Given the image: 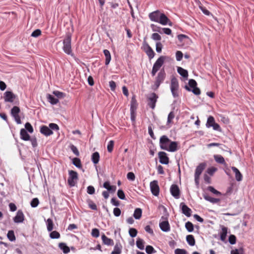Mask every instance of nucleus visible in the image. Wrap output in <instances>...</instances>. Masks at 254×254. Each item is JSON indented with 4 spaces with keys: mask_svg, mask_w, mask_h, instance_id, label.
Masks as SVG:
<instances>
[{
    "mask_svg": "<svg viewBox=\"0 0 254 254\" xmlns=\"http://www.w3.org/2000/svg\"><path fill=\"white\" fill-rule=\"evenodd\" d=\"M150 20L152 21L158 22L163 25H169L170 26L173 25V23L164 13L159 10H156L150 13L148 15Z\"/></svg>",
    "mask_w": 254,
    "mask_h": 254,
    "instance_id": "obj_1",
    "label": "nucleus"
},
{
    "mask_svg": "<svg viewBox=\"0 0 254 254\" xmlns=\"http://www.w3.org/2000/svg\"><path fill=\"white\" fill-rule=\"evenodd\" d=\"M71 34L68 33L66 35L65 38L63 40V50L66 54L73 56L71 47Z\"/></svg>",
    "mask_w": 254,
    "mask_h": 254,
    "instance_id": "obj_2",
    "label": "nucleus"
},
{
    "mask_svg": "<svg viewBox=\"0 0 254 254\" xmlns=\"http://www.w3.org/2000/svg\"><path fill=\"white\" fill-rule=\"evenodd\" d=\"M169 59L167 56H161L153 64L151 74L152 76H154L156 74L157 72L160 69L161 67L163 65L165 61Z\"/></svg>",
    "mask_w": 254,
    "mask_h": 254,
    "instance_id": "obj_3",
    "label": "nucleus"
},
{
    "mask_svg": "<svg viewBox=\"0 0 254 254\" xmlns=\"http://www.w3.org/2000/svg\"><path fill=\"white\" fill-rule=\"evenodd\" d=\"M138 106V103L135 95L132 96L130 101V119L132 122H135L136 118V111Z\"/></svg>",
    "mask_w": 254,
    "mask_h": 254,
    "instance_id": "obj_4",
    "label": "nucleus"
},
{
    "mask_svg": "<svg viewBox=\"0 0 254 254\" xmlns=\"http://www.w3.org/2000/svg\"><path fill=\"white\" fill-rule=\"evenodd\" d=\"M166 74L164 68H162L158 73L157 74V76L155 78V81L154 82V86L155 88H153L154 90L157 89L160 84L164 81L166 78Z\"/></svg>",
    "mask_w": 254,
    "mask_h": 254,
    "instance_id": "obj_5",
    "label": "nucleus"
},
{
    "mask_svg": "<svg viewBox=\"0 0 254 254\" xmlns=\"http://www.w3.org/2000/svg\"><path fill=\"white\" fill-rule=\"evenodd\" d=\"M158 98V96L155 93H151L146 95L147 105L152 109H154Z\"/></svg>",
    "mask_w": 254,
    "mask_h": 254,
    "instance_id": "obj_6",
    "label": "nucleus"
},
{
    "mask_svg": "<svg viewBox=\"0 0 254 254\" xmlns=\"http://www.w3.org/2000/svg\"><path fill=\"white\" fill-rule=\"evenodd\" d=\"M69 177L67 179L68 185L70 187H74L78 180V174L76 171L69 170L68 171Z\"/></svg>",
    "mask_w": 254,
    "mask_h": 254,
    "instance_id": "obj_7",
    "label": "nucleus"
},
{
    "mask_svg": "<svg viewBox=\"0 0 254 254\" xmlns=\"http://www.w3.org/2000/svg\"><path fill=\"white\" fill-rule=\"evenodd\" d=\"M170 88L173 97H178L179 94L178 91L179 89V83L176 78L173 77L171 79Z\"/></svg>",
    "mask_w": 254,
    "mask_h": 254,
    "instance_id": "obj_8",
    "label": "nucleus"
},
{
    "mask_svg": "<svg viewBox=\"0 0 254 254\" xmlns=\"http://www.w3.org/2000/svg\"><path fill=\"white\" fill-rule=\"evenodd\" d=\"M171 140L167 135H163L160 138L159 145L160 148L163 150H167Z\"/></svg>",
    "mask_w": 254,
    "mask_h": 254,
    "instance_id": "obj_9",
    "label": "nucleus"
},
{
    "mask_svg": "<svg viewBox=\"0 0 254 254\" xmlns=\"http://www.w3.org/2000/svg\"><path fill=\"white\" fill-rule=\"evenodd\" d=\"M20 112V109L19 107L17 106H14L11 109L10 114L14 118L15 122L17 124H21V121L19 114Z\"/></svg>",
    "mask_w": 254,
    "mask_h": 254,
    "instance_id": "obj_10",
    "label": "nucleus"
},
{
    "mask_svg": "<svg viewBox=\"0 0 254 254\" xmlns=\"http://www.w3.org/2000/svg\"><path fill=\"white\" fill-rule=\"evenodd\" d=\"M143 50L147 55L149 59L151 60L153 59L155 55L153 49L149 45V44L144 40L143 42Z\"/></svg>",
    "mask_w": 254,
    "mask_h": 254,
    "instance_id": "obj_11",
    "label": "nucleus"
},
{
    "mask_svg": "<svg viewBox=\"0 0 254 254\" xmlns=\"http://www.w3.org/2000/svg\"><path fill=\"white\" fill-rule=\"evenodd\" d=\"M150 190L152 193L156 196H158L160 191L159 187L158 184V181L154 180L150 184Z\"/></svg>",
    "mask_w": 254,
    "mask_h": 254,
    "instance_id": "obj_12",
    "label": "nucleus"
},
{
    "mask_svg": "<svg viewBox=\"0 0 254 254\" xmlns=\"http://www.w3.org/2000/svg\"><path fill=\"white\" fill-rule=\"evenodd\" d=\"M170 192L172 195L176 199L180 197V190L177 185L173 184L170 187Z\"/></svg>",
    "mask_w": 254,
    "mask_h": 254,
    "instance_id": "obj_13",
    "label": "nucleus"
},
{
    "mask_svg": "<svg viewBox=\"0 0 254 254\" xmlns=\"http://www.w3.org/2000/svg\"><path fill=\"white\" fill-rule=\"evenodd\" d=\"M16 96L12 92L9 91H6L3 94V98L5 102L12 103Z\"/></svg>",
    "mask_w": 254,
    "mask_h": 254,
    "instance_id": "obj_14",
    "label": "nucleus"
},
{
    "mask_svg": "<svg viewBox=\"0 0 254 254\" xmlns=\"http://www.w3.org/2000/svg\"><path fill=\"white\" fill-rule=\"evenodd\" d=\"M158 157L159 158V162L162 164H168L169 163V158L167 156L166 152L160 151L158 153Z\"/></svg>",
    "mask_w": 254,
    "mask_h": 254,
    "instance_id": "obj_15",
    "label": "nucleus"
},
{
    "mask_svg": "<svg viewBox=\"0 0 254 254\" xmlns=\"http://www.w3.org/2000/svg\"><path fill=\"white\" fill-rule=\"evenodd\" d=\"M24 219V215L21 210H18L16 216L13 218V221L16 223H22Z\"/></svg>",
    "mask_w": 254,
    "mask_h": 254,
    "instance_id": "obj_16",
    "label": "nucleus"
},
{
    "mask_svg": "<svg viewBox=\"0 0 254 254\" xmlns=\"http://www.w3.org/2000/svg\"><path fill=\"white\" fill-rule=\"evenodd\" d=\"M182 213L187 217L191 216V210L185 203L181 202L180 203Z\"/></svg>",
    "mask_w": 254,
    "mask_h": 254,
    "instance_id": "obj_17",
    "label": "nucleus"
},
{
    "mask_svg": "<svg viewBox=\"0 0 254 254\" xmlns=\"http://www.w3.org/2000/svg\"><path fill=\"white\" fill-rule=\"evenodd\" d=\"M206 163L202 162L200 163L196 168L195 170L194 176L200 177L203 171L206 167Z\"/></svg>",
    "mask_w": 254,
    "mask_h": 254,
    "instance_id": "obj_18",
    "label": "nucleus"
},
{
    "mask_svg": "<svg viewBox=\"0 0 254 254\" xmlns=\"http://www.w3.org/2000/svg\"><path fill=\"white\" fill-rule=\"evenodd\" d=\"M40 132L43 135L48 136L53 134V131L49 127L43 125L40 127Z\"/></svg>",
    "mask_w": 254,
    "mask_h": 254,
    "instance_id": "obj_19",
    "label": "nucleus"
},
{
    "mask_svg": "<svg viewBox=\"0 0 254 254\" xmlns=\"http://www.w3.org/2000/svg\"><path fill=\"white\" fill-rule=\"evenodd\" d=\"M159 227L163 232H168L170 230V226L168 220H164L159 223Z\"/></svg>",
    "mask_w": 254,
    "mask_h": 254,
    "instance_id": "obj_20",
    "label": "nucleus"
},
{
    "mask_svg": "<svg viewBox=\"0 0 254 254\" xmlns=\"http://www.w3.org/2000/svg\"><path fill=\"white\" fill-rule=\"evenodd\" d=\"M178 149V143L177 141H171L169 147L167 149V151L170 152H175L177 151Z\"/></svg>",
    "mask_w": 254,
    "mask_h": 254,
    "instance_id": "obj_21",
    "label": "nucleus"
},
{
    "mask_svg": "<svg viewBox=\"0 0 254 254\" xmlns=\"http://www.w3.org/2000/svg\"><path fill=\"white\" fill-rule=\"evenodd\" d=\"M101 239L103 241V243L104 245L107 246H113L114 244V241L112 239L108 238L104 234L102 235Z\"/></svg>",
    "mask_w": 254,
    "mask_h": 254,
    "instance_id": "obj_22",
    "label": "nucleus"
},
{
    "mask_svg": "<svg viewBox=\"0 0 254 254\" xmlns=\"http://www.w3.org/2000/svg\"><path fill=\"white\" fill-rule=\"evenodd\" d=\"M20 138L24 141L30 140V136L28 133L27 130L24 128H21L20 131Z\"/></svg>",
    "mask_w": 254,
    "mask_h": 254,
    "instance_id": "obj_23",
    "label": "nucleus"
},
{
    "mask_svg": "<svg viewBox=\"0 0 254 254\" xmlns=\"http://www.w3.org/2000/svg\"><path fill=\"white\" fill-rule=\"evenodd\" d=\"M203 196L206 200L212 203H216L220 201L219 198L210 197L206 193L203 194Z\"/></svg>",
    "mask_w": 254,
    "mask_h": 254,
    "instance_id": "obj_24",
    "label": "nucleus"
},
{
    "mask_svg": "<svg viewBox=\"0 0 254 254\" xmlns=\"http://www.w3.org/2000/svg\"><path fill=\"white\" fill-rule=\"evenodd\" d=\"M232 170L235 174V178L237 181H241L242 180L243 176L239 170L235 167H232Z\"/></svg>",
    "mask_w": 254,
    "mask_h": 254,
    "instance_id": "obj_25",
    "label": "nucleus"
},
{
    "mask_svg": "<svg viewBox=\"0 0 254 254\" xmlns=\"http://www.w3.org/2000/svg\"><path fill=\"white\" fill-rule=\"evenodd\" d=\"M185 88L188 91H191L194 94L196 95H199L200 94V90L199 88L196 86L195 87H194L192 88V89H191L190 87H189L188 85H185Z\"/></svg>",
    "mask_w": 254,
    "mask_h": 254,
    "instance_id": "obj_26",
    "label": "nucleus"
},
{
    "mask_svg": "<svg viewBox=\"0 0 254 254\" xmlns=\"http://www.w3.org/2000/svg\"><path fill=\"white\" fill-rule=\"evenodd\" d=\"M104 54L105 56V65H108L111 60L110 52L109 50L105 49L103 51Z\"/></svg>",
    "mask_w": 254,
    "mask_h": 254,
    "instance_id": "obj_27",
    "label": "nucleus"
},
{
    "mask_svg": "<svg viewBox=\"0 0 254 254\" xmlns=\"http://www.w3.org/2000/svg\"><path fill=\"white\" fill-rule=\"evenodd\" d=\"M59 247L62 250L64 254H67L70 251L69 248L66 246L64 243H60L59 244Z\"/></svg>",
    "mask_w": 254,
    "mask_h": 254,
    "instance_id": "obj_28",
    "label": "nucleus"
},
{
    "mask_svg": "<svg viewBox=\"0 0 254 254\" xmlns=\"http://www.w3.org/2000/svg\"><path fill=\"white\" fill-rule=\"evenodd\" d=\"M177 71L184 78H188V72L186 69H185L181 67H178Z\"/></svg>",
    "mask_w": 254,
    "mask_h": 254,
    "instance_id": "obj_29",
    "label": "nucleus"
},
{
    "mask_svg": "<svg viewBox=\"0 0 254 254\" xmlns=\"http://www.w3.org/2000/svg\"><path fill=\"white\" fill-rule=\"evenodd\" d=\"M47 99L48 101L52 104V105H56L59 102V99L55 97L52 95L48 94L47 95Z\"/></svg>",
    "mask_w": 254,
    "mask_h": 254,
    "instance_id": "obj_30",
    "label": "nucleus"
},
{
    "mask_svg": "<svg viewBox=\"0 0 254 254\" xmlns=\"http://www.w3.org/2000/svg\"><path fill=\"white\" fill-rule=\"evenodd\" d=\"M227 228L222 226V231L220 233V240L222 241H224L226 239L227 234Z\"/></svg>",
    "mask_w": 254,
    "mask_h": 254,
    "instance_id": "obj_31",
    "label": "nucleus"
},
{
    "mask_svg": "<svg viewBox=\"0 0 254 254\" xmlns=\"http://www.w3.org/2000/svg\"><path fill=\"white\" fill-rule=\"evenodd\" d=\"M186 240L188 243L191 246H194L195 244V241L194 238L192 235H189L186 237Z\"/></svg>",
    "mask_w": 254,
    "mask_h": 254,
    "instance_id": "obj_32",
    "label": "nucleus"
},
{
    "mask_svg": "<svg viewBox=\"0 0 254 254\" xmlns=\"http://www.w3.org/2000/svg\"><path fill=\"white\" fill-rule=\"evenodd\" d=\"M99 159L100 155L98 152H95L92 154L91 156V160L94 164H97L99 162Z\"/></svg>",
    "mask_w": 254,
    "mask_h": 254,
    "instance_id": "obj_33",
    "label": "nucleus"
},
{
    "mask_svg": "<svg viewBox=\"0 0 254 254\" xmlns=\"http://www.w3.org/2000/svg\"><path fill=\"white\" fill-rule=\"evenodd\" d=\"M214 160L216 162L221 164H224L225 163V159L223 157L220 155H214Z\"/></svg>",
    "mask_w": 254,
    "mask_h": 254,
    "instance_id": "obj_34",
    "label": "nucleus"
},
{
    "mask_svg": "<svg viewBox=\"0 0 254 254\" xmlns=\"http://www.w3.org/2000/svg\"><path fill=\"white\" fill-rule=\"evenodd\" d=\"M142 215V210L141 208H136L134 211L133 217L136 219H139Z\"/></svg>",
    "mask_w": 254,
    "mask_h": 254,
    "instance_id": "obj_35",
    "label": "nucleus"
},
{
    "mask_svg": "<svg viewBox=\"0 0 254 254\" xmlns=\"http://www.w3.org/2000/svg\"><path fill=\"white\" fill-rule=\"evenodd\" d=\"M47 228L49 232H51L53 230L54 227V223L52 219L48 218L46 221Z\"/></svg>",
    "mask_w": 254,
    "mask_h": 254,
    "instance_id": "obj_36",
    "label": "nucleus"
},
{
    "mask_svg": "<svg viewBox=\"0 0 254 254\" xmlns=\"http://www.w3.org/2000/svg\"><path fill=\"white\" fill-rule=\"evenodd\" d=\"M7 237L10 241H11V242L14 241L16 240V238H15V236L14 235V231H13V230L8 231L7 234Z\"/></svg>",
    "mask_w": 254,
    "mask_h": 254,
    "instance_id": "obj_37",
    "label": "nucleus"
},
{
    "mask_svg": "<svg viewBox=\"0 0 254 254\" xmlns=\"http://www.w3.org/2000/svg\"><path fill=\"white\" fill-rule=\"evenodd\" d=\"M87 203L89 207L94 210H97V206L96 204L90 199L87 200Z\"/></svg>",
    "mask_w": 254,
    "mask_h": 254,
    "instance_id": "obj_38",
    "label": "nucleus"
},
{
    "mask_svg": "<svg viewBox=\"0 0 254 254\" xmlns=\"http://www.w3.org/2000/svg\"><path fill=\"white\" fill-rule=\"evenodd\" d=\"M144 241L138 238L136 242V246L140 250H143L144 248Z\"/></svg>",
    "mask_w": 254,
    "mask_h": 254,
    "instance_id": "obj_39",
    "label": "nucleus"
},
{
    "mask_svg": "<svg viewBox=\"0 0 254 254\" xmlns=\"http://www.w3.org/2000/svg\"><path fill=\"white\" fill-rule=\"evenodd\" d=\"M72 163L77 168H81L82 167L81 161H80V159L78 158H74L72 159Z\"/></svg>",
    "mask_w": 254,
    "mask_h": 254,
    "instance_id": "obj_40",
    "label": "nucleus"
},
{
    "mask_svg": "<svg viewBox=\"0 0 254 254\" xmlns=\"http://www.w3.org/2000/svg\"><path fill=\"white\" fill-rule=\"evenodd\" d=\"M185 227L189 232H192L194 229V226L193 224L190 221H188L186 223Z\"/></svg>",
    "mask_w": 254,
    "mask_h": 254,
    "instance_id": "obj_41",
    "label": "nucleus"
},
{
    "mask_svg": "<svg viewBox=\"0 0 254 254\" xmlns=\"http://www.w3.org/2000/svg\"><path fill=\"white\" fill-rule=\"evenodd\" d=\"M215 123L214 118L212 116H209L207 119L206 126L207 127H211Z\"/></svg>",
    "mask_w": 254,
    "mask_h": 254,
    "instance_id": "obj_42",
    "label": "nucleus"
},
{
    "mask_svg": "<svg viewBox=\"0 0 254 254\" xmlns=\"http://www.w3.org/2000/svg\"><path fill=\"white\" fill-rule=\"evenodd\" d=\"M122 246L120 242L116 243L114 248V251L119 253V254H121V253H122Z\"/></svg>",
    "mask_w": 254,
    "mask_h": 254,
    "instance_id": "obj_43",
    "label": "nucleus"
},
{
    "mask_svg": "<svg viewBox=\"0 0 254 254\" xmlns=\"http://www.w3.org/2000/svg\"><path fill=\"white\" fill-rule=\"evenodd\" d=\"M50 237L51 239H59L60 237V234L57 231H54L50 233Z\"/></svg>",
    "mask_w": 254,
    "mask_h": 254,
    "instance_id": "obj_44",
    "label": "nucleus"
},
{
    "mask_svg": "<svg viewBox=\"0 0 254 254\" xmlns=\"http://www.w3.org/2000/svg\"><path fill=\"white\" fill-rule=\"evenodd\" d=\"M145 251L148 254H152L156 252L153 247L150 245H148L146 247Z\"/></svg>",
    "mask_w": 254,
    "mask_h": 254,
    "instance_id": "obj_45",
    "label": "nucleus"
},
{
    "mask_svg": "<svg viewBox=\"0 0 254 254\" xmlns=\"http://www.w3.org/2000/svg\"><path fill=\"white\" fill-rule=\"evenodd\" d=\"M207 190L210 192H212L213 193L217 195H221V193L218 191L217 190H215L213 187L212 186H208L207 187Z\"/></svg>",
    "mask_w": 254,
    "mask_h": 254,
    "instance_id": "obj_46",
    "label": "nucleus"
},
{
    "mask_svg": "<svg viewBox=\"0 0 254 254\" xmlns=\"http://www.w3.org/2000/svg\"><path fill=\"white\" fill-rule=\"evenodd\" d=\"M69 148L72 152L76 156H79V152L77 148V147L74 146L73 144H70L69 146Z\"/></svg>",
    "mask_w": 254,
    "mask_h": 254,
    "instance_id": "obj_47",
    "label": "nucleus"
},
{
    "mask_svg": "<svg viewBox=\"0 0 254 254\" xmlns=\"http://www.w3.org/2000/svg\"><path fill=\"white\" fill-rule=\"evenodd\" d=\"M25 128L27 131H28L31 133L34 131L32 126L29 122H27L25 124Z\"/></svg>",
    "mask_w": 254,
    "mask_h": 254,
    "instance_id": "obj_48",
    "label": "nucleus"
},
{
    "mask_svg": "<svg viewBox=\"0 0 254 254\" xmlns=\"http://www.w3.org/2000/svg\"><path fill=\"white\" fill-rule=\"evenodd\" d=\"M217 168L214 167L208 168L207 169L206 172L210 176H213L214 173L216 172Z\"/></svg>",
    "mask_w": 254,
    "mask_h": 254,
    "instance_id": "obj_49",
    "label": "nucleus"
},
{
    "mask_svg": "<svg viewBox=\"0 0 254 254\" xmlns=\"http://www.w3.org/2000/svg\"><path fill=\"white\" fill-rule=\"evenodd\" d=\"M114 146V141L113 140H110L107 145V150L109 152H112L113 150Z\"/></svg>",
    "mask_w": 254,
    "mask_h": 254,
    "instance_id": "obj_50",
    "label": "nucleus"
},
{
    "mask_svg": "<svg viewBox=\"0 0 254 254\" xmlns=\"http://www.w3.org/2000/svg\"><path fill=\"white\" fill-rule=\"evenodd\" d=\"M129 234L130 236L132 238L135 237L137 234V231L136 229L131 228L129 229Z\"/></svg>",
    "mask_w": 254,
    "mask_h": 254,
    "instance_id": "obj_51",
    "label": "nucleus"
},
{
    "mask_svg": "<svg viewBox=\"0 0 254 254\" xmlns=\"http://www.w3.org/2000/svg\"><path fill=\"white\" fill-rule=\"evenodd\" d=\"M53 94L59 98H63L65 96V93L59 91H54Z\"/></svg>",
    "mask_w": 254,
    "mask_h": 254,
    "instance_id": "obj_52",
    "label": "nucleus"
},
{
    "mask_svg": "<svg viewBox=\"0 0 254 254\" xmlns=\"http://www.w3.org/2000/svg\"><path fill=\"white\" fill-rule=\"evenodd\" d=\"M117 195L121 199L124 200L126 199V196L124 191L122 190H119L117 192Z\"/></svg>",
    "mask_w": 254,
    "mask_h": 254,
    "instance_id": "obj_53",
    "label": "nucleus"
},
{
    "mask_svg": "<svg viewBox=\"0 0 254 254\" xmlns=\"http://www.w3.org/2000/svg\"><path fill=\"white\" fill-rule=\"evenodd\" d=\"M39 203V199L37 198H34L31 200L30 205L32 207H36L38 205Z\"/></svg>",
    "mask_w": 254,
    "mask_h": 254,
    "instance_id": "obj_54",
    "label": "nucleus"
},
{
    "mask_svg": "<svg viewBox=\"0 0 254 254\" xmlns=\"http://www.w3.org/2000/svg\"><path fill=\"white\" fill-rule=\"evenodd\" d=\"M175 117V114L173 111L171 112L168 116L167 118V124H170L172 122V120Z\"/></svg>",
    "mask_w": 254,
    "mask_h": 254,
    "instance_id": "obj_55",
    "label": "nucleus"
},
{
    "mask_svg": "<svg viewBox=\"0 0 254 254\" xmlns=\"http://www.w3.org/2000/svg\"><path fill=\"white\" fill-rule=\"evenodd\" d=\"M91 235L93 237L97 238L99 236V230L97 228H94L92 230Z\"/></svg>",
    "mask_w": 254,
    "mask_h": 254,
    "instance_id": "obj_56",
    "label": "nucleus"
},
{
    "mask_svg": "<svg viewBox=\"0 0 254 254\" xmlns=\"http://www.w3.org/2000/svg\"><path fill=\"white\" fill-rule=\"evenodd\" d=\"M151 27L153 31H156L160 33V34H162V31H161L162 28L156 26L154 24H152L151 25Z\"/></svg>",
    "mask_w": 254,
    "mask_h": 254,
    "instance_id": "obj_57",
    "label": "nucleus"
},
{
    "mask_svg": "<svg viewBox=\"0 0 254 254\" xmlns=\"http://www.w3.org/2000/svg\"><path fill=\"white\" fill-rule=\"evenodd\" d=\"M229 242L231 245H234L236 242V237L234 235H230L228 239Z\"/></svg>",
    "mask_w": 254,
    "mask_h": 254,
    "instance_id": "obj_58",
    "label": "nucleus"
},
{
    "mask_svg": "<svg viewBox=\"0 0 254 254\" xmlns=\"http://www.w3.org/2000/svg\"><path fill=\"white\" fill-rule=\"evenodd\" d=\"M151 38L155 41H160L161 40V36L157 33H154L151 35Z\"/></svg>",
    "mask_w": 254,
    "mask_h": 254,
    "instance_id": "obj_59",
    "label": "nucleus"
},
{
    "mask_svg": "<svg viewBox=\"0 0 254 254\" xmlns=\"http://www.w3.org/2000/svg\"><path fill=\"white\" fill-rule=\"evenodd\" d=\"M50 128L52 130L58 131L59 130V127L58 125L55 123H50L49 125Z\"/></svg>",
    "mask_w": 254,
    "mask_h": 254,
    "instance_id": "obj_60",
    "label": "nucleus"
},
{
    "mask_svg": "<svg viewBox=\"0 0 254 254\" xmlns=\"http://www.w3.org/2000/svg\"><path fill=\"white\" fill-rule=\"evenodd\" d=\"M183 54L181 51H178L176 53V57L177 61H181L182 60Z\"/></svg>",
    "mask_w": 254,
    "mask_h": 254,
    "instance_id": "obj_61",
    "label": "nucleus"
},
{
    "mask_svg": "<svg viewBox=\"0 0 254 254\" xmlns=\"http://www.w3.org/2000/svg\"><path fill=\"white\" fill-rule=\"evenodd\" d=\"M41 34V31L38 29L34 30L31 34V36L33 37H38Z\"/></svg>",
    "mask_w": 254,
    "mask_h": 254,
    "instance_id": "obj_62",
    "label": "nucleus"
},
{
    "mask_svg": "<svg viewBox=\"0 0 254 254\" xmlns=\"http://www.w3.org/2000/svg\"><path fill=\"white\" fill-rule=\"evenodd\" d=\"M189 87L192 88L194 87L197 86V83L196 81L193 79H190L189 81Z\"/></svg>",
    "mask_w": 254,
    "mask_h": 254,
    "instance_id": "obj_63",
    "label": "nucleus"
},
{
    "mask_svg": "<svg viewBox=\"0 0 254 254\" xmlns=\"http://www.w3.org/2000/svg\"><path fill=\"white\" fill-rule=\"evenodd\" d=\"M175 254H187V251L184 249H177L175 250Z\"/></svg>",
    "mask_w": 254,
    "mask_h": 254,
    "instance_id": "obj_64",
    "label": "nucleus"
}]
</instances>
